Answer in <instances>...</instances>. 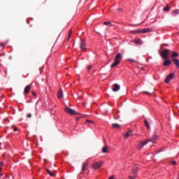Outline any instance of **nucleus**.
Instances as JSON below:
<instances>
[{"mask_svg":"<svg viewBox=\"0 0 179 179\" xmlns=\"http://www.w3.org/2000/svg\"><path fill=\"white\" fill-rule=\"evenodd\" d=\"M114 61L115 62L110 66L112 69L115 68V66H117V65H120V62L122 61V55H121V53H117L115 57Z\"/></svg>","mask_w":179,"mask_h":179,"instance_id":"obj_1","label":"nucleus"},{"mask_svg":"<svg viewBox=\"0 0 179 179\" xmlns=\"http://www.w3.org/2000/svg\"><path fill=\"white\" fill-rule=\"evenodd\" d=\"M170 52H171V50L165 49L162 52H160V56L163 59H169Z\"/></svg>","mask_w":179,"mask_h":179,"instance_id":"obj_2","label":"nucleus"},{"mask_svg":"<svg viewBox=\"0 0 179 179\" xmlns=\"http://www.w3.org/2000/svg\"><path fill=\"white\" fill-rule=\"evenodd\" d=\"M64 111H66V113H67V114H69L70 115H79V113L68 107V106H66Z\"/></svg>","mask_w":179,"mask_h":179,"instance_id":"obj_3","label":"nucleus"},{"mask_svg":"<svg viewBox=\"0 0 179 179\" xmlns=\"http://www.w3.org/2000/svg\"><path fill=\"white\" fill-rule=\"evenodd\" d=\"M103 163V161L96 162L92 164V167L94 170H99V169H101Z\"/></svg>","mask_w":179,"mask_h":179,"instance_id":"obj_4","label":"nucleus"},{"mask_svg":"<svg viewBox=\"0 0 179 179\" xmlns=\"http://www.w3.org/2000/svg\"><path fill=\"white\" fill-rule=\"evenodd\" d=\"M159 139V136H157V134H154L152 136V137H151L150 138L147 139V141L149 142H152V143H156V141H157Z\"/></svg>","mask_w":179,"mask_h":179,"instance_id":"obj_5","label":"nucleus"},{"mask_svg":"<svg viewBox=\"0 0 179 179\" xmlns=\"http://www.w3.org/2000/svg\"><path fill=\"white\" fill-rule=\"evenodd\" d=\"M148 140L143 141H141L138 145H137V149H138L139 150H141V149H142V148H143L145 146V145H148Z\"/></svg>","mask_w":179,"mask_h":179,"instance_id":"obj_6","label":"nucleus"},{"mask_svg":"<svg viewBox=\"0 0 179 179\" xmlns=\"http://www.w3.org/2000/svg\"><path fill=\"white\" fill-rule=\"evenodd\" d=\"M174 78V73H171L169 75H168L164 80L165 83H169L170 80H171Z\"/></svg>","mask_w":179,"mask_h":179,"instance_id":"obj_7","label":"nucleus"},{"mask_svg":"<svg viewBox=\"0 0 179 179\" xmlns=\"http://www.w3.org/2000/svg\"><path fill=\"white\" fill-rule=\"evenodd\" d=\"M80 50H82V51H86V42L85 41V40L81 41V43H80Z\"/></svg>","mask_w":179,"mask_h":179,"instance_id":"obj_8","label":"nucleus"},{"mask_svg":"<svg viewBox=\"0 0 179 179\" xmlns=\"http://www.w3.org/2000/svg\"><path fill=\"white\" fill-rule=\"evenodd\" d=\"M133 135L132 130H129L124 134V139H128L129 136H133Z\"/></svg>","mask_w":179,"mask_h":179,"instance_id":"obj_9","label":"nucleus"},{"mask_svg":"<svg viewBox=\"0 0 179 179\" xmlns=\"http://www.w3.org/2000/svg\"><path fill=\"white\" fill-rule=\"evenodd\" d=\"M57 97L59 100H61V99H64V92H62V90L58 91Z\"/></svg>","mask_w":179,"mask_h":179,"instance_id":"obj_10","label":"nucleus"},{"mask_svg":"<svg viewBox=\"0 0 179 179\" xmlns=\"http://www.w3.org/2000/svg\"><path fill=\"white\" fill-rule=\"evenodd\" d=\"M87 166H89V162L87 161L83 164V169H82L83 173L84 171H86V167H87Z\"/></svg>","mask_w":179,"mask_h":179,"instance_id":"obj_11","label":"nucleus"},{"mask_svg":"<svg viewBox=\"0 0 179 179\" xmlns=\"http://www.w3.org/2000/svg\"><path fill=\"white\" fill-rule=\"evenodd\" d=\"M142 34H144L145 33H150L152 31V28H145L143 29H141Z\"/></svg>","mask_w":179,"mask_h":179,"instance_id":"obj_12","label":"nucleus"},{"mask_svg":"<svg viewBox=\"0 0 179 179\" xmlns=\"http://www.w3.org/2000/svg\"><path fill=\"white\" fill-rule=\"evenodd\" d=\"M169 65H171V60H170V59L165 60L163 63V66H169Z\"/></svg>","mask_w":179,"mask_h":179,"instance_id":"obj_13","label":"nucleus"},{"mask_svg":"<svg viewBox=\"0 0 179 179\" xmlns=\"http://www.w3.org/2000/svg\"><path fill=\"white\" fill-rule=\"evenodd\" d=\"M172 61H173V62H174L176 66H177V68H179V60H178V59L173 58Z\"/></svg>","mask_w":179,"mask_h":179,"instance_id":"obj_14","label":"nucleus"},{"mask_svg":"<svg viewBox=\"0 0 179 179\" xmlns=\"http://www.w3.org/2000/svg\"><path fill=\"white\" fill-rule=\"evenodd\" d=\"M47 173L50 176V177H55V173H52L50 169H46Z\"/></svg>","mask_w":179,"mask_h":179,"instance_id":"obj_15","label":"nucleus"},{"mask_svg":"<svg viewBox=\"0 0 179 179\" xmlns=\"http://www.w3.org/2000/svg\"><path fill=\"white\" fill-rule=\"evenodd\" d=\"M134 43L138 45H142V39H135Z\"/></svg>","mask_w":179,"mask_h":179,"instance_id":"obj_16","label":"nucleus"},{"mask_svg":"<svg viewBox=\"0 0 179 179\" xmlns=\"http://www.w3.org/2000/svg\"><path fill=\"white\" fill-rule=\"evenodd\" d=\"M138 168L133 169L131 171V174H133V176H136V174H138Z\"/></svg>","mask_w":179,"mask_h":179,"instance_id":"obj_17","label":"nucleus"},{"mask_svg":"<svg viewBox=\"0 0 179 179\" xmlns=\"http://www.w3.org/2000/svg\"><path fill=\"white\" fill-rule=\"evenodd\" d=\"M172 15H173V16H177V15H179V10L178 9L173 10L172 12Z\"/></svg>","mask_w":179,"mask_h":179,"instance_id":"obj_18","label":"nucleus"},{"mask_svg":"<svg viewBox=\"0 0 179 179\" xmlns=\"http://www.w3.org/2000/svg\"><path fill=\"white\" fill-rule=\"evenodd\" d=\"M145 126L148 128V129H150V124L148 120H144Z\"/></svg>","mask_w":179,"mask_h":179,"instance_id":"obj_19","label":"nucleus"},{"mask_svg":"<svg viewBox=\"0 0 179 179\" xmlns=\"http://www.w3.org/2000/svg\"><path fill=\"white\" fill-rule=\"evenodd\" d=\"M102 152L103 153H108V147H107V146L103 147Z\"/></svg>","mask_w":179,"mask_h":179,"instance_id":"obj_20","label":"nucleus"},{"mask_svg":"<svg viewBox=\"0 0 179 179\" xmlns=\"http://www.w3.org/2000/svg\"><path fill=\"white\" fill-rule=\"evenodd\" d=\"M120 87L118 84H114V87L113 88V90H120Z\"/></svg>","mask_w":179,"mask_h":179,"instance_id":"obj_21","label":"nucleus"},{"mask_svg":"<svg viewBox=\"0 0 179 179\" xmlns=\"http://www.w3.org/2000/svg\"><path fill=\"white\" fill-rule=\"evenodd\" d=\"M103 24H104L105 26H108L109 27H111V26H113L112 23L110 22H103Z\"/></svg>","mask_w":179,"mask_h":179,"instance_id":"obj_22","label":"nucleus"},{"mask_svg":"<svg viewBox=\"0 0 179 179\" xmlns=\"http://www.w3.org/2000/svg\"><path fill=\"white\" fill-rule=\"evenodd\" d=\"M171 57H172V58H176V57H178V53L177 52H173Z\"/></svg>","mask_w":179,"mask_h":179,"instance_id":"obj_23","label":"nucleus"},{"mask_svg":"<svg viewBox=\"0 0 179 179\" xmlns=\"http://www.w3.org/2000/svg\"><path fill=\"white\" fill-rule=\"evenodd\" d=\"M112 127H113V128H117L118 129L120 128H121V126H120V124H118L117 123L113 124Z\"/></svg>","mask_w":179,"mask_h":179,"instance_id":"obj_24","label":"nucleus"},{"mask_svg":"<svg viewBox=\"0 0 179 179\" xmlns=\"http://www.w3.org/2000/svg\"><path fill=\"white\" fill-rule=\"evenodd\" d=\"M131 93L132 96H138V94H139V93L138 92L137 90L131 91Z\"/></svg>","mask_w":179,"mask_h":179,"instance_id":"obj_25","label":"nucleus"},{"mask_svg":"<svg viewBox=\"0 0 179 179\" xmlns=\"http://www.w3.org/2000/svg\"><path fill=\"white\" fill-rule=\"evenodd\" d=\"M134 34H142V29L134 31Z\"/></svg>","mask_w":179,"mask_h":179,"instance_id":"obj_26","label":"nucleus"},{"mask_svg":"<svg viewBox=\"0 0 179 179\" xmlns=\"http://www.w3.org/2000/svg\"><path fill=\"white\" fill-rule=\"evenodd\" d=\"M164 12H169L170 10V7L169 6H166L163 9Z\"/></svg>","mask_w":179,"mask_h":179,"instance_id":"obj_27","label":"nucleus"},{"mask_svg":"<svg viewBox=\"0 0 179 179\" xmlns=\"http://www.w3.org/2000/svg\"><path fill=\"white\" fill-rule=\"evenodd\" d=\"M30 89H31V85H28L24 88V90H30Z\"/></svg>","mask_w":179,"mask_h":179,"instance_id":"obj_28","label":"nucleus"},{"mask_svg":"<svg viewBox=\"0 0 179 179\" xmlns=\"http://www.w3.org/2000/svg\"><path fill=\"white\" fill-rule=\"evenodd\" d=\"M85 122H87L88 124H94V122H93L92 120H86Z\"/></svg>","mask_w":179,"mask_h":179,"instance_id":"obj_29","label":"nucleus"},{"mask_svg":"<svg viewBox=\"0 0 179 179\" xmlns=\"http://www.w3.org/2000/svg\"><path fill=\"white\" fill-rule=\"evenodd\" d=\"M71 34H72V29H71L70 31H69L68 41H69Z\"/></svg>","mask_w":179,"mask_h":179,"instance_id":"obj_30","label":"nucleus"},{"mask_svg":"<svg viewBox=\"0 0 179 179\" xmlns=\"http://www.w3.org/2000/svg\"><path fill=\"white\" fill-rule=\"evenodd\" d=\"M171 164H173V166H176L177 164V162L176 161H172L171 162Z\"/></svg>","mask_w":179,"mask_h":179,"instance_id":"obj_31","label":"nucleus"},{"mask_svg":"<svg viewBox=\"0 0 179 179\" xmlns=\"http://www.w3.org/2000/svg\"><path fill=\"white\" fill-rule=\"evenodd\" d=\"M129 179H135L136 178V176H129Z\"/></svg>","mask_w":179,"mask_h":179,"instance_id":"obj_32","label":"nucleus"},{"mask_svg":"<svg viewBox=\"0 0 179 179\" xmlns=\"http://www.w3.org/2000/svg\"><path fill=\"white\" fill-rule=\"evenodd\" d=\"M128 61H129L130 62H135V59H129Z\"/></svg>","mask_w":179,"mask_h":179,"instance_id":"obj_33","label":"nucleus"},{"mask_svg":"<svg viewBox=\"0 0 179 179\" xmlns=\"http://www.w3.org/2000/svg\"><path fill=\"white\" fill-rule=\"evenodd\" d=\"M92 65L88 66L87 71H90L92 69Z\"/></svg>","mask_w":179,"mask_h":179,"instance_id":"obj_34","label":"nucleus"},{"mask_svg":"<svg viewBox=\"0 0 179 179\" xmlns=\"http://www.w3.org/2000/svg\"><path fill=\"white\" fill-rule=\"evenodd\" d=\"M29 93H30L29 90H24V94H29Z\"/></svg>","mask_w":179,"mask_h":179,"instance_id":"obj_35","label":"nucleus"},{"mask_svg":"<svg viewBox=\"0 0 179 179\" xmlns=\"http://www.w3.org/2000/svg\"><path fill=\"white\" fill-rule=\"evenodd\" d=\"M143 94H150H150L148 92H146V91L143 92Z\"/></svg>","mask_w":179,"mask_h":179,"instance_id":"obj_36","label":"nucleus"},{"mask_svg":"<svg viewBox=\"0 0 179 179\" xmlns=\"http://www.w3.org/2000/svg\"><path fill=\"white\" fill-rule=\"evenodd\" d=\"M13 128H14L13 131L15 132V131H17V127L13 126Z\"/></svg>","mask_w":179,"mask_h":179,"instance_id":"obj_37","label":"nucleus"},{"mask_svg":"<svg viewBox=\"0 0 179 179\" xmlns=\"http://www.w3.org/2000/svg\"><path fill=\"white\" fill-rule=\"evenodd\" d=\"M108 179H114V175H112L110 177L108 178Z\"/></svg>","mask_w":179,"mask_h":179,"instance_id":"obj_38","label":"nucleus"},{"mask_svg":"<svg viewBox=\"0 0 179 179\" xmlns=\"http://www.w3.org/2000/svg\"><path fill=\"white\" fill-rule=\"evenodd\" d=\"M32 95L37 96V94L36 92H32Z\"/></svg>","mask_w":179,"mask_h":179,"instance_id":"obj_39","label":"nucleus"},{"mask_svg":"<svg viewBox=\"0 0 179 179\" xmlns=\"http://www.w3.org/2000/svg\"><path fill=\"white\" fill-rule=\"evenodd\" d=\"M0 45L1 46V47H5V44H3V43H1V44H0Z\"/></svg>","mask_w":179,"mask_h":179,"instance_id":"obj_40","label":"nucleus"},{"mask_svg":"<svg viewBox=\"0 0 179 179\" xmlns=\"http://www.w3.org/2000/svg\"><path fill=\"white\" fill-rule=\"evenodd\" d=\"M27 117H28V118H31V114L29 113V114L27 115Z\"/></svg>","mask_w":179,"mask_h":179,"instance_id":"obj_41","label":"nucleus"},{"mask_svg":"<svg viewBox=\"0 0 179 179\" xmlns=\"http://www.w3.org/2000/svg\"><path fill=\"white\" fill-rule=\"evenodd\" d=\"M76 120L77 121H79V120H80V117H77L76 118Z\"/></svg>","mask_w":179,"mask_h":179,"instance_id":"obj_42","label":"nucleus"},{"mask_svg":"<svg viewBox=\"0 0 179 179\" xmlns=\"http://www.w3.org/2000/svg\"><path fill=\"white\" fill-rule=\"evenodd\" d=\"M162 152V150H159L157 153H160Z\"/></svg>","mask_w":179,"mask_h":179,"instance_id":"obj_43","label":"nucleus"},{"mask_svg":"<svg viewBox=\"0 0 179 179\" xmlns=\"http://www.w3.org/2000/svg\"><path fill=\"white\" fill-rule=\"evenodd\" d=\"M165 45H166V47H169V44H165Z\"/></svg>","mask_w":179,"mask_h":179,"instance_id":"obj_44","label":"nucleus"},{"mask_svg":"<svg viewBox=\"0 0 179 179\" xmlns=\"http://www.w3.org/2000/svg\"><path fill=\"white\" fill-rule=\"evenodd\" d=\"M9 59H12V57H10Z\"/></svg>","mask_w":179,"mask_h":179,"instance_id":"obj_45","label":"nucleus"},{"mask_svg":"<svg viewBox=\"0 0 179 179\" xmlns=\"http://www.w3.org/2000/svg\"><path fill=\"white\" fill-rule=\"evenodd\" d=\"M1 166H2V164H3V162H1Z\"/></svg>","mask_w":179,"mask_h":179,"instance_id":"obj_46","label":"nucleus"},{"mask_svg":"<svg viewBox=\"0 0 179 179\" xmlns=\"http://www.w3.org/2000/svg\"><path fill=\"white\" fill-rule=\"evenodd\" d=\"M0 57H2V55H1V54H0Z\"/></svg>","mask_w":179,"mask_h":179,"instance_id":"obj_47","label":"nucleus"},{"mask_svg":"<svg viewBox=\"0 0 179 179\" xmlns=\"http://www.w3.org/2000/svg\"><path fill=\"white\" fill-rule=\"evenodd\" d=\"M71 94H73V92H71Z\"/></svg>","mask_w":179,"mask_h":179,"instance_id":"obj_48","label":"nucleus"},{"mask_svg":"<svg viewBox=\"0 0 179 179\" xmlns=\"http://www.w3.org/2000/svg\"><path fill=\"white\" fill-rule=\"evenodd\" d=\"M120 94H124L123 93H120Z\"/></svg>","mask_w":179,"mask_h":179,"instance_id":"obj_49","label":"nucleus"},{"mask_svg":"<svg viewBox=\"0 0 179 179\" xmlns=\"http://www.w3.org/2000/svg\"><path fill=\"white\" fill-rule=\"evenodd\" d=\"M114 92H117V90H114Z\"/></svg>","mask_w":179,"mask_h":179,"instance_id":"obj_50","label":"nucleus"},{"mask_svg":"<svg viewBox=\"0 0 179 179\" xmlns=\"http://www.w3.org/2000/svg\"><path fill=\"white\" fill-rule=\"evenodd\" d=\"M84 106H85V103H83Z\"/></svg>","mask_w":179,"mask_h":179,"instance_id":"obj_51","label":"nucleus"},{"mask_svg":"<svg viewBox=\"0 0 179 179\" xmlns=\"http://www.w3.org/2000/svg\"><path fill=\"white\" fill-rule=\"evenodd\" d=\"M179 179V178H178Z\"/></svg>","mask_w":179,"mask_h":179,"instance_id":"obj_52","label":"nucleus"}]
</instances>
